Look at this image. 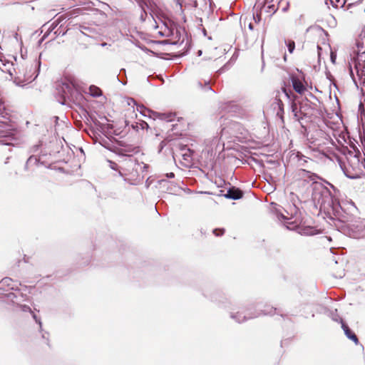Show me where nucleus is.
Here are the masks:
<instances>
[{"label":"nucleus","instance_id":"obj_1","mask_svg":"<svg viewBox=\"0 0 365 365\" xmlns=\"http://www.w3.org/2000/svg\"><path fill=\"white\" fill-rule=\"evenodd\" d=\"M346 162L340 167L344 175L350 179L360 178L365 173V158H360L359 154L349 151L346 156Z\"/></svg>","mask_w":365,"mask_h":365},{"label":"nucleus","instance_id":"obj_2","mask_svg":"<svg viewBox=\"0 0 365 365\" xmlns=\"http://www.w3.org/2000/svg\"><path fill=\"white\" fill-rule=\"evenodd\" d=\"M287 215L280 212L277 214L279 220L282 221L287 229L290 230H297L298 233L303 235H313L316 233V230L312 227L300 226L301 221L295 215L298 209L295 205L290 207V213L284 210Z\"/></svg>","mask_w":365,"mask_h":365},{"label":"nucleus","instance_id":"obj_3","mask_svg":"<svg viewBox=\"0 0 365 365\" xmlns=\"http://www.w3.org/2000/svg\"><path fill=\"white\" fill-rule=\"evenodd\" d=\"M311 197L314 206L316 207H319L321 210H329L333 206L332 195L329 188L321 182H312Z\"/></svg>","mask_w":365,"mask_h":365},{"label":"nucleus","instance_id":"obj_4","mask_svg":"<svg viewBox=\"0 0 365 365\" xmlns=\"http://www.w3.org/2000/svg\"><path fill=\"white\" fill-rule=\"evenodd\" d=\"M296 182L302 192H305L309 187L312 190V182L318 181L319 177L304 168L299 169L295 175Z\"/></svg>","mask_w":365,"mask_h":365},{"label":"nucleus","instance_id":"obj_5","mask_svg":"<svg viewBox=\"0 0 365 365\" xmlns=\"http://www.w3.org/2000/svg\"><path fill=\"white\" fill-rule=\"evenodd\" d=\"M28 300V297L26 294L21 293L19 291L18 292H10L6 294V302H10L12 307L11 309L14 311H22L24 312H31L32 311L31 308L26 305L21 304L22 302Z\"/></svg>","mask_w":365,"mask_h":365},{"label":"nucleus","instance_id":"obj_6","mask_svg":"<svg viewBox=\"0 0 365 365\" xmlns=\"http://www.w3.org/2000/svg\"><path fill=\"white\" fill-rule=\"evenodd\" d=\"M41 62L37 60H34L29 63H27L26 67L22 68L20 71L24 76V81L25 82H32L34 81L39 73Z\"/></svg>","mask_w":365,"mask_h":365},{"label":"nucleus","instance_id":"obj_7","mask_svg":"<svg viewBox=\"0 0 365 365\" xmlns=\"http://www.w3.org/2000/svg\"><path fill=\"white\" fill-rule=\"evenodd\" d=\"M56 90L58 94L60 95L62 98V100H58V102L62 105H65L66 103V99L70 98L73 91V86L70 83L62 82L57 85Z\"/></svg>","mask_w":365,"mask_h":365},{"label":"nucleus","instance_id":"obj_8","mask_svg":"<svg viewBox=\"0 0 365 365\" xmlns=\"http://www.w3.org/2000/svg\"><path fill=\"white\" fill-rule=\"evenodd\" d=\"M19 284L17 282H14L10 277H5L0 281V294H4L6 299V294L10 293L11 290H15L18 292Z\"/></svg>","mask_w":365,"mask_h":365},{"label":"nucleus","instance_id":"obj_9","mask_svg":"<svg viewBox=\"0 0 365 365\" xmlns=\"http://www.w3.org/2000/svg\"><path fill=\"white\" fill-rule=\"evenodd\" d=\"M254 309V307H250L246 309V313H243L241 312H238L236 314L232 313L230 314V317L235 319L238 323L244 322L248 319H254L258 317L259 316V314H255L252 310Z\"/></svg>","mask_w":365,"mask_h":365},{"label":"nucleus","instance_id":"obj_10","mask_svg":"<svg viewBox=\"0 0 365 365\" xmlns=\"http://www.w3.org/2000/svg\"><path fill=\"white\" fill-rule=\"evenodd\" d=\"M123 164L128 173H140L141 163L133 157L128 155V158L124 160Z\"/></svg>","mask_w":365,"mask_h":365},{"label":"nucleus","instance_id":"obj_11","mask_svg":"<svg viewBox=\"0 0 365 365\" xmlns=\"http://www.w3.org/2000/svg\"><path fill=\"white\" fill-rule=\"evenodd\" d=\"M290 158L292 160L296 162L299 167L310 168L311 166L309 165L314 163V161L312 159L304 155L299 152L293 153Z\"/></svg>","mask_w":365,"mask_h":365},{"label":"nucleus","instance_id":"obj_12","mask_svg":"<svg viewBox=\"0 0 365 365\" xmlns=\"http://www.w3.org/2000/svg\"><path fill=\"white\" fill-rule=\"evenodd\" d=\"M139 6L144 10V6H146L150 15L153 17V15L157 14L158 5L155 0H135Z\"/></svg>","mask_w":365,"mask_h":365},{"label":"nucleus","instance_id":"obj_13","mask_svg":"<svg viewBox=\"0 0 365 365\" xmlns=\"http://www.w3.org/2000/svg\"><path fill=\"white\" fill-rule=\"evenodd\" d=\"M15 131L16 128L14 125L7 122L0 121V138H12Z\"/></svg>","mask_w":365,"mask_h":365},{"label":"nucleus","instance_id":"obj_14","mask_svg":"<svg viewBox=\"0 0 365 365\" xmlns=\"http://www.w3.org/2000/svg\"><path fill=\"white\" fill-rule=\"evenodd\" d=\"M39 165H43L40 157L36 155H31L26 162L24 170L26 171H34L35 168Z\"/></svg>","mask_w":365,"mask_h":365},{"label":"nucleus","instance_id":"obj_15","mask_svg":"<svg viewBox=\"0 0 365 365\" xmlns=\"http://www.w3.org/2000/svg\"><path fill=\"white\" fill-rule=\"evenodd\" d=\"M257 310L255 312V314H259V316L261 314L264 315H273L275 314H279L280 312L277 308L271 307L269 305H264V309L262 308V304H258L257 305Z\"/></svg>","mask_w":365,"mask_h":365},{"label":"nucleus","instance_id":"obj_16","mask_svg":"<svg viewBox=\"0 0 365 365\" xmlns=\"http://www.w3.org/2000/svg\"><path fill=\"white\" fill-rule=\"evenodd\" d=\"M314 108L312 106V103L308 101H302L299 106L300 115L303 116H309L312 115Z\"/></svg>","mask_w":365,"mask_h":365},{"label":"nucleus","instance_id":"obj_17","mask_svg":"<svg viewBox=\"0 0 365 365\" xmlns=\"http://www.w3.org/2000/svg\"><path fill=\"white\" fill-rule=\"evenodd\" d=\"M225 198L232 200H239L243 196V192L241 190L236 187L230 188L225 194L223 195Z\"/></svg>","mask_w":365,"mask_h":365},{"label":"nucleus","instance_id":"obj_18","mask_svg":"<svg viewBox=\"0 0 365 365\" xmlns=\"http://www.w3.org/2000/svg\"><path fill=\"white\" fill-rule=\"evenodd\" d=\"M274 109L276 110L277 116L280 118L282 122H284V104L282 101L278 98H275L274 101L272 104Z\"/></svg>","mask_w":365,"mask_h":365},{"label":"nucleus","instance_id":"obj_19","mask_svg":"<svg viewBox=\"0 0 365 365\" xmlns=\"http://www.w3.org/2000/svg\"><path fill=\"white\" fill-rule=\"evenodd\" d=\"M152 115L153 118H158L162 120H165L167 122H171L174 120L175 113H158V112H152Z\"/></svg>","mask_w":365,"mask_h":365},{"label":"nucleus","instance_id":"obj_20","mask_svg":"<svg viewBox=\"0 0 365 365\" xmlns=\"http://www.w3.org/2000/svg\"><path fill=\"white\" fill-rule=\"evenodd\" d=\"M291 80L294 91L299 94L304 93L306 91V88L302 82L298 78L294 76L292 77Z\"/></svg>","mask_w":365,"mask_h":365},{"label":"nucleus","instance_id":"obj_21","mask_svg":"<svg viewBox=\"0 0 365 365\" xmlns=\"http://www.w3.org/2000/svg\"><path fill=\"white\" fill-rule=\"evenodd\" d=\"M341 323V328L344 331L345 335L346 337L351 340H352L356 344H358L359 339L356 334L351 331V329L349 328V327L343 322L342 319L340 320Z\"/></svg>","mask_w":365,"mask_h":365},{"label":"nucleus","instance_id":"obj_22","mask_svg":"<svg viewBox=\"0 0 365 365\" xmlns=\"http://www.w3.org/2000/svg\"><path fill=\"white\" fill-rule=\"evenodd\" d=\"M138 152V148L137 147H128L125 148H121L119 150V155L125 156L128 158V155L132 156L130 153H136Z\"/></svg>","mask_w":365,"mask_h":365},{"label":"nucleus","instance_id":"obj_23","mask_svg":"<svg viewBox=\"0 0 365 365\" xmlns=\"http://www.w3.org/2000/svg\"><path fill=\"white\" fill-rule=\"evenodd\" d=\"M354 69L356 71V75L361 78L364 75H365V66H363L361 63V61H354Z\"/></svg>","mask_w":365,"mask_h":365},{"label":"nucleus","instance_id":"obj_24","mask_svg":"<svg viewBox=\"0 0 365 365\" xmlns=\"http://www.w3.org/2000/svg\"><path fill=\"white\" fill-rule=\"evenodd\" d=\"M270 3L271 2H264L263 7L267 13L274 14L277 10L278 6L274 4Z\"/></svg>","mask_w":365,"mask_h":365},{"label":"nucleus","instance_id":"obj_25","mask_svg":"<svg viewBox=\"0 0 365 365\" xmlns=\"http://www.w3.org/2000/svg\"><path fill=\"white\" fill-rule=\"evenodd\" d=\"M137 110L140 112L141 115L143 116H148L153 118L152 115V110L150 109L146 108L144 106H137Z\"/></svg>","mask_w":365,"mask_h":365},{"label":"nucleus","instance_id":"obj_26","mask_svg":"<svg viewBox=\"0 0 365 365\" xmlns=\"http://www.w3.org/2000/svg\"><path fill=\"white\" fill-rule=\"evenodd\" d=\"M358 50L354 51V53L356 54V58L354 59V61H364L362 58V55L365 53V49L364 50L363 43L361 44V48H359V45L357 44Z\"/></svg>","mask_w":365,"mask_h":365},{"label":"nucleus","instance_id":"obj_27","mask_svg":"<svg viewBox=\"0 0 365 365\" xmlns=\"http://www.w3.org/2000/svg\"><path fill=\"white\" fill-rule=\"evenodd\" d=\"M90 94L93 97H98L101 96V91L99 88L95 86H91L89 88Z\"/></svg>","mask_w":365,"mask_h":365},{"label":"nucleus","instance_id":"obj_28","mask_svg":"<svg viewBox=\"0 0 365 365\" xmlns=\"http://www.w3.org/2000/svg\"><path fill=\"white\" fill-rule=\"evenodd\" d=\"M362 223H360V224H357V225H355V224H353L351 225V227H349V235L351 237H353L354 238V234L356 232H359V230H361V225Z\"/></svg>","mask_w":365,"mask_h":365},{"label":"nucleus","instance_id":"obj_29","mask_svg":"<svg viewBox=\"0 0 365 365\" xmlns=\"http://www.w3.org/2000/svg\"><path fill=\"white\" fill-rule=\"evenodd\" d=\"M291 108H292V112L293 113L294 116L296 118V120H299L301 117L299 116L300 112H299V108H298L297 105L295 103H292V106H291Z\"/></svg>","mask_w":365,"mask_h":365},{"label":"nucleus","instance_id":"obj_30","mask_svg":"<svg viewBox=\"0 0 365 365\" xmlns=\"http://www.w3.org/2000/svg\"><path fill=\"white\" fill-rule=\"evenodd\" d=\"M80 31L83 34L88 36H91V34L94 33L93 30L91 28L85 26H80Z\"/></svg>","mask_w":365,"mask_h":365},{"label":"nucleus","instance_id":"obj_31","mask_svg":"<svg viewBox=\"0 0 365 365\" xmlns=\"http://www.w3.org/2000/svg\"><path fill=\"white\" fill-rule=\"evenodd\" d=\"M354 238H362L365 237V224L361 225V230L355 232L354 235Z\"/></svg>","mask_w":365,"mask_h":365},{"label":"nucleus","instance_id":"obj_32","mask_svg":"<svg viewBox=\"0 0 365 365\" xmlns=\"http://www.w3.org/2000/svg\"><path fill=\"white\" fill-rule=\"evenodd\" d=\"M181 190V188L176 185H174V184H170L168 187V192L170 194H175V193H177L180 190Z\"/></svg>","mask_w":365,"mask_h":365},{"label":"nucleus","instance_id":"obj_33","mask_svg":"<svg viewBox=\"0 0 365 365\" xmlns=\"http://www.w3.org/2000/svg\"><path fill=\"white\" fill-rule=\"evenodd\" d=\"M197 86L199 88H204L205 91H210L212 93H215V91L212 89L211 86H210V82L209 81H205L204 86H202V83L201 82H198L197 83Z\"/></svg>","mask_w":365,"mask_h":365},{"label":"nucleus","instance_id":"obj_34","mask_svg":"<svg viewBox=\"0 0 365 365\" xmlns=\"http://www.w3.org/2000/svg\"><path fill=\"white\" fill-rule=\"evenodd\" d=\"M285 43L287 45V47L288 48V51L290 53H293L294 48H295V43L294 41L289 40L285 41Z\"/></svg>","mask_w":365,"mask_h":365},{"label":"nucleus","instance_id":"obj_35","mask_svg":"<svg viewBox=\"0 0 365 365\" xmlns=\"http://www.w3.org/2000/svg\"><path fill=\"white\" fill-rule=\"evenodd\" d=\"M142 9V12H141L140 18V20L142 21H145V18H146V16L148 15V12L146 11L147 8H146V6H144V11H143V9Z\"/></svg>","mask_w":365,"mask_h":365},{"label":"nucleus","instance_id":"obj_36","mask_svg":"<svg viewBox=\"0 0 365 365\" xmlns=\"http://www.w3.org/2000/svg\"><path fill=\"white\" fill-rule=\"evenodd\" d=\"M32 317L34 318V319L36 321V323H38L39 324V327H40V329L41 330L42 329V323H41V321L39 318L37 317V316L32 312Z\"/></svg>","mask_w":365,"mask_h":365},{"label":"nucleus","instance_id":"obj_37","mask_svg":"<svg viewBox=\"0 0 365 365\" xmlns=\"http://www.w3.org/2000/svg\"><path fill=\"white\" fill-rule=\"evenodd\" d=\"M213 233L216 236H221L224 233V230L223 229H215V230H213Z\"/></svg>","mask_w":365,"mask_h":365},{"label":"nucleus","instance_id":"obj_38","mask_svg":"<svg viewBox=\"0 0 365 365\" xmlns=\"http://www.w3.org/2000/svg\"><path fill=\"white\" fill-rule=\"evenodd\" d=\"M141 163V170H140V173H143L144 172L147 171L148 165L147 164H144L143 163Z\"/></svg>","mask_w":365,"mask_h":365},{"label":"nucleus","instance_id":"obj_39","mask_svg":"<svg viewBox=\"0 0 365 365\" xmlns=\"http://www.w3.org/2000/svg\"><path fill=\"white\" fill-rule=\"evenodd\" d=\"M108 162L110 163V167L111 169L117 170L118 165L115 163L112 162V161H108Z\"/></svg>","mask_w":365,"mask_h":365},{"label":"nucleus","instance_id":"obj_40","mask_svg":"<svg viewBox=\"0 0 365 365\" xmlns=\"http://www.w3.org/2000/svg\"><path fill=\"white\" fill-rule=\"evenodd\" d=\"M253 19L255 21V22H259L261 20L260 15L257 14L256 15H253Z\"/></svg>","mask_w":365,"mask_h":365},{"label":"nucleus","instance_id":"obj_41","mask_svg":"<svg viewBox=\"0 0 365 365\" xmlns=\"http://www.w3.org/2000/svg\"><path fill=\"white\" fill-rule=\"evenodd\" d=\"M335 60H336V55L331 52V61H332V63H335Z\"/></svg>","mask_w":365,"mask_h":365},{"label":"nucleus","instance_id":"obj_42","mask_svg":"<svg viewBox=\"0 0 365 365\" xmlns=\"http://www.w3.org/2000/svg\"><path fill=\"white\" fill-rule=\"evenodd\" d=\"M166 176H167L168 178H174L175 175H174V173H167V174H166Z\"/></svg>","mask_w":365,"mask_h":365},{"label":"nucleus","instance_id":"obj_43","mask_svg":"<svg viewBox=\"0 0 365 365\" xmlns=\"http://www.w3.org/2000/svg\"><path fill=\"white\" fill-rule=\"evenodd\" d=\"M4 109V104L2 103V102L0 101V113H1V111Z\"/></svg>","mask_w":365,"mask_h":365},{"label":"nucleus","instance_id":"obj_44","mask_svg":"<svg viewBox=\"0 0 365 365\" xmlns=\"http://www.w3.org/2000/svg\"><path fill=\"white\" fill-rule=\"evenodd\" d=\"M350 74H351V77L354 78V73H353V69L351 67L350 68ZM353 79L354 80V78H353Z\"/></svg>","mask_w":365,"mask_h":365},{"label":"nucleus","instance_id":"obj_45","mask_svg":"<svg viewBox=\"0 0 365 365\" xmlns=\"http://www.w3.org/2000/svg\"><path fill=\"white\" fill-rule=\"evenodd\" d=\"M249 29H250V30H253V29H254V28H253V25H252V24H251V23H250V24H249Z\"/></svg>","mask_w":365,"mask_h":365},{"label":"nucleus","instance_id":"obj_46","mask_svg":"<svg viewBox=\"0 0 365 365\" xmlns=\"http://www.w3.org/2000/svg\"><path fill=\"white\" fill-rule=\"evenodd\" d=\"M158 11H159V9H158V12H157V14H154V15H153V17H155V16H158ZM153 20H155V18H153ZM155 23H157V21H155Z\"/></svg>","mask_w":365,"mask_h":365},{"label":"nucleus","instance_id":"obj_47","mask_svg":"<svg viewBox=\"0 0 365 365\" xmlns=\"http://www.w3.org/2000/svg\"><path fill=\"white\" fill-rule=\"evenodd\" d=\"M197 53H198V56H201L202 55V51H200V50L198 51Z\"/></svg>","mask_w":365,"mask_h":365},{"label":"nucleus","instance_id":"obj_48","mask_svg":"<svg viewBox=\"0 0 365 365\" xmlns=\"http://www.w3.org/2000/svg\"><path fill=\"white\" fill-rule=\"evenodd\" d=\"M178 4L180 5V7H182L181 3H180V0H178Z\"/></svg>","mask_w":365,"mask_h":365},{"label":"nucleus","instance_id":"obj_49","mask_svg":"<svg viewBox=\"0 0 365 365\" xmlns=\"http://www.w3.org/2000/svg\"><path fill=\"white\" fill-rule=\"evenodd\" d=\"M101 45V46H106L107 45V43H102Z\"/></svg>","mask_w":365,"mask_h":365},{"label":"nucleus","instance_id":"obj_50","mask_svg":"<svg viewBox=\"0 0 365 365\" xmlns=\"http://www.w3.org/2000/svg\"><path fill=\"white\" fill-rule=\"evenodd\" d=\"M7 71H8V72H9L10 74H11V71L10 68H7Z\"/></svg>","mask_w":365,"mask_h":365},{"label":"nucleus","instance_id":"obj_51","mask_svg":"<svg viewBox=\"0 0 365 365\" xmlns=\"http://www.w3.org/2000/svg\"><path fill=\"white\" fill-rule=\"evenodd\" d=\"M7 64L9 65V62H7L6 63H4V66H7Z\"/></svg>","mask_w":365,"mask_h":365},{"label":"nucleus","instance_id":"obj_52","mask_svg":"<svg viewBox=\"0 0 365 365\" xmlns=\"http://www.w3.org/2000/svg\"><path fill=\"white\" fill-rule=\"evenodd\" d=\"M9 158H6V160L5 161V163L6 164L8 163Z\"/></svg>","mask_w":365,"mask_h":365},{"label":"nucleus","instance_id":"obj_53","mask_svg":"<svg viewBox=\"0 0 365 365\" xmlns=\"http://www.w3.org/2000/svg\"><path fill=\"white\" fill-rule=\"evenodd\" d=\"M130 101H132V102H133V103H135V101H134L133 99H132V98H131V99H130Z\"/></svg>","mask_w":365,"mask_h":365},{"label":"nucleus","instance_id":"obj_54","mask_svg":"<svg viewBox=\"0 0 365 365\" xmlns=\"http://www.w3.org/2000/svg\"><path fill=\"white\" fill-rule=\"evenodd\" d=\"M46 35L44 34L43 36V39H44L46 38Z\"/></svg>","mask_w":365,"mask_h":365},{"label":"nucleus","instance_id":"obj_55","mask_svg":"<svg viewBox=\"0 0 365 365\" xmlns=\"http://www.w3.org/2000/svg\"><path fill=\"white\" fill-rule=\"evenodd\" d=\"M317 48H318L319 50H320V49H321V48H320V46H317Z\"/></svg>","mask_w":365,"mask_h":365},{"label":"nucleus","instance_id":"obj_56","mask_svg":"<svg viewBox=\"0 0 365 365\" xmlns=\"http://www.w3.org/2000/svg\"><path fill=\"white\" fill-rule=\"evenodd\" d=\"M162 182H163L168 183V182H167L166 180H163Z\"/></svg>","mask_w":365,"mask_h":365},{"label":"nucleus","instance_id":"obj_57","mask_svg":"<svg viewBox=\"0 0 365 365\" xmlns=\"http://www.w3.org/2000/svg\"><path fill=\"white\" fill-rule=\"evenodd\" d=\"M35 148L38 149V145L35 146Z\"/></svg>","mask_w":365,"mask_h":365},{"label":"nucleus","instance_id":"obj_58","mask_svg":"<svg viewBox=\"0 0 365 365\" xmlns=\"http://www.w3.org/2000/svg\"><path fill=\"white\" fill-rule=\"evenodd\" d=\"M265 2H269V1L268 0H266V1H265Z\"/></svg>","mask_w":365,"mask_h":365}]
</instances>
